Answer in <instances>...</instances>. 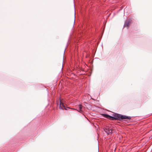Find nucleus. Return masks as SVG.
<instances>
[{
  "label": "nucleus",
  "mask_w": 152,
  "mask_h": 152,
  "mask_svg": "<svg viewBox=\"0 0 152 152\" xmlns=\"http://www.w3.org/2000/svg\"><path fill=\"white\" fill-rule=\"evenodd\" d=\"M128 24H129V23H125V25L127 27H128Z\"/></svg>",
  "instance_id": "5"
},
{
  "label": "nucleus",
  "mask_w": 152,
  "mask_h": 152,
  "mask_svg": "<svg viewBox=\"0 0 152 152\" xmlns=\"http://www.w3.org/2000/svg\"><path fill=\"white\" fill-rule=\"evenodd\" d=\"M78 106H79V110H75V109H72V110H76L78 112H79L81 113H83V111L82 110V107H83L82 105L81 104H80L78 105Z\"/></svg>",
  "instance_id": "4"
},
{
  "label": "nucleus",
  "mask_w": 152,
  "mask_h": 152,
  "mask_svg": "<svg viewBox=\"0 0 152 152\" xmlns=\"http://www.w3.org/2000/svg\"><path fill=\"white\" fill-rule=\"evenodd\" d=\"M104 131L107 134H111L112 133V129L111 127L106 126L104 129Z\"/></svg>",
  "instance_id": "3"
},
{
  "label": "nucleus",
  "mask_w": 152,
  "mask_h": 152,
  "mask_svg": "<svg viewBox=\"0 0 152 152\" xmlns=\"http://www.w3.org/2000/svg\"><path fill=\"white\" fill-rule=\"evenodd\" d=\"M104 116L107 118H108L111 119L112 118V120L115 119V120H121L124 119H127L130 120L131 119L130 117L127 116L125 115H121L120 114H117L115 116V117L111 116L110 115L107 114H104Z\"/></svg>",
  "instance_id": "1"
},
{
  "label": "nucleus",
  "mask_w": 152,
  "mask_h": 152,
  "mask_svg": "<svg viewBox=\"0 0 152 152\" xmlns=\"http://www.w3.org/2000/svg\"><path fill=\"white\" fill-rule=\"evenodd\" d=\"M57 105H59V108L61 109L66 110H67V108H69V107H66L64 104L60 100L57 102Z\"/></svg>",
  "instance_id": "2"
}]
</instances>
